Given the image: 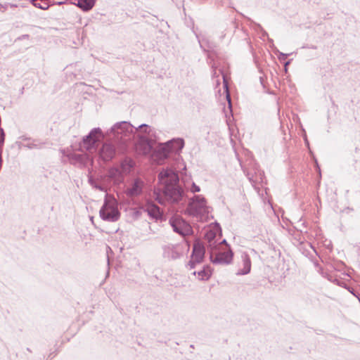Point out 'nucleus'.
<instances>
[{
    "mask_svg": "<svg viewBox=\"0 0 360 360\" xmlns=\"http://www.w3.org/2000/svg\"><path fill=\"white\" fill-rule=\"evenodd\" d=\"M191 191L193 193H196V192H199L200 191V188L195 183H193L191 185Z\"/></svg>",
    "mask_w": 360,
    "mask_h": 360,
    "instance_id": "nucleus-19",
    "label": "nucleus"
},
{
    "mask_svg": "<svg viewBox=\"0 0 360 360\" xmlns=\"http://www.w3.org/2000/svg\"><path fill=\"white\" fill-rule=\"evenodd\" d=\"M160 181L164 186L163 193L167 200L176 202L180 200L181 191L177 186L179 177L172 169H165L159 175Z\"/></svg>",
    "mask_w": 360,
    "mask_h": 360,
    "instance_id": "nucleus-1",
    "label": "nucleus"
},
{
    "mask_svg": "<svg viewBox=\"0 0 360 360\" xmlns=\"http://www.w3.org/2000/svg\"><path fill=\"white\" fill-rule=\"evenodd\" d=\"M212 275V269L209 266L204 267L197 272L198 278L200 281L208 280Z\"/></svg>",
    "mask_w": 360,
    "mask_h": 360,
    "instance_id": "nucleus-14",
    "label": "nucleus"
},
{
    "mask_svg": "<svg viewBox=\"0 0 360 360\" xmlns=\"http://www.w3.org/2000/svg\"><path fill=\"white\" fill-rule=\"evenodd\" d=\"M187 210L190 214L196 217L200 220L205 221L208 219L210 207L207 206L205 198L198 195L191 199Z\"/></svg>",
    "mask_w": 360,
    "mask_h": 360,
    "instance_id": "nucleus-2",
    "label": "nucleus"
},
{
    "mask_svg": "<svg viewBox=\"0 0 360 360\" xmlns=\"http://www.w3.org/2000/svg\"><path fill=\"white\" fill-rule=\"evenodd\" d=\"M44 0H33L34 6L43 10L49 8V4L48 2L44 1Z\"/></svg>",
    "mask_w": 360,
    "mask_h": 360,
    "instance_id": "nucleus-17",
    "label": "nucleus"
},
{
    "mask_svg": "<svg viewBox=\"0 0 360 360\" xmlns=\"http://www.w3.org/2000/svg\"><path fill=\"white\" fill-rule=\"evenodd\" d=\"M100 215L104 220L115 221L119 219L120 213L114 199L106 200L105 205L100 210Z\"/></svg>",
    "mask_w": 360,
    "mask_h": 360,
    "instance_id": "nucleus-5",
    "label": "nucleus"
},
{
    "mask_svg": "<svg viewBox=\"0 0 360 360\" xmlns=\"http://www.w3.org/2000/svg\"><path fill=\"white\" fill-rule=\"evenodd\" d=\"M100 157L104 161H108L111 160L115 155V149L110 144H104L100 150Z\"/></svg>",
    "mask_w": 360,
    "mask_h": 360,
    "instance_id": "nucleus-10",
    "label": "nucleus"
},
{
    "mask_svg": "<svg viewBox=\"0 0 360 360\" xmlns=\"http://www.w3.org/2000/svg\"><path fill=\"white\" fill-rule=\"evenodd\" d=\"M147 211L150 216L155 218H158L160 214L159 207L153 204L148 205Z\"/></svg>",
    "mask_w": 360,
    "mask_h": 360,
    "instance_id": "nucleus-16",
    "label": "nucleus"
},
{
    "mask_svg": "<svg viewBox=\"0 0 360 360\" xmlns=\"http://www.w3.org/2000/svg\"><path fill=\"white\" fill-rule=\"evenodd\" d=\"M205 239L209 244L210 250L226 243L225 240L221 238V229L217 224L209 226L205 234Z\"/></svg>",
    "mask_w": 360,
    "mask_h": 360,
    "instance_id": "nucleus-4",
    "label": "nucleus"
},
{
    "mask_svg": "<svg viewBox=\"0 0 360 360\" xmlns=\"http://www.w3.org/2000/svg\"><path fill=\"white\" fill-rule=\"evenodd\" d=\"M172 147L176 150H181L184 146V141L183 139H176L172 142Z\"/></svg>",
    "mask_w": 360,
    "mask_h": 360,
    "instance_id": "nucleus-18",
    "label": "nucleus"
},
{
    "mask_svg": "<svg viewBox=\"0 0 360 360\" xmlns=\"http://www.w3.org/2000/svg\"><path fill=\"white\" fill-rule=\"evenodd\" d=\"M77 6L83 10L88 11L93 7L94 2L93 0H78Z\"/></svg>",
    "mask_w": 360,
    "mask_h": 360,
    "instance_id": "nucleus-15",
    "label": "nucleus"
},
{
    "mask_svg": "<svg viewBox=\"0 0 360 360\" xmlns=\"http://www.w3.org/2000/svg\"><path fill=\"white\" fill-rule=\"evenodd\" d=\"M101 132L99 130L92 131L84 140L82 147L89 151L95 150L96 143L101 140Z\"/></svg>",
    "mask_w": 360,
    "mask_h": 360,
    "instance_id": "nucleus-7",
    "label": "nucleus"
},
{
    "mask_svg": "<svg viewBox=\"0 0 360 360\" xmlns=\"http://www.w3.org/2000/svg\"><path fill=\"white\" fill-rule=\"evenodd\" d=\"M131 167V161H124L120 169L114 168L110 171V176L113 178L117 183H119L122 180V174L128 173Z\"/></svg>",
    "mask_w": 360,
    "mask_h": 360,
    "instance_id": "nucleus-8",
    "label": "nucleus"
},
{
    "mask_svg": "<svg viewBox=\"0 0 360 360\" xmlns=\"http://www.w3.org/2000/svg\"><path fill=\"white\" fill-rule=\"evenodd\" d=\"M170 224L174 231L181 235L186 236L191 233V226L179 217H173L170 220Z\"/></svg>",
    "mask_w": 360,
    "mask_h": 360,
    "instance_id": "nucleus-6",
    "label": "nucleus"
},
{
    "mask_svg": "<svg viewBox=\"0 0 360 360\" xmlns=\"http://www.w3.org/2000/svg\"><path fill=\"white\" fill-rule=\"evenodd\" d=\"M251 270V260L248 255L242 256L240 262L238 263L237 275H245Z\"/></svg>",
    "mask_w": 360,
    "mask_h": 360,
    "instance_id": "nucleus-9",
    "label": "nucleus"
},
{
    "mask_svg": "<svg viewBox=\"0 0 360 360\" xmlns=\"http://www.w3.org/2000/svg\"><path fill=\"white\" fill-rule=\"evenodd\" d=\"M136 148L138 153L147 155L150 153L152 147L147 141L143 140L139 142Z\"/></svg>",
    "mask_w": 360,
    "mask_h": 360,
    "instance_id": "nucleus-13",
    "label": "nucleus"
},
{
    "mask_svg": "<svg viewBox=\"0 0 360 360\" xmlns=\"http://www.w3.org/2000/svg\"><path fill=\"white\" fill-rule=\"evenodd\" d=\"M205 250L200 243L194 244L192 258L196 262H200L204 256Z\"/></svg>",
    "mask_w": 360,
    "mask_h": 360,
    "instance_id": "nucleus-12",
    "label": "nucleus"
},
{
    "mask_svg": "<svg viewBox=\"0 0 360 360\" xmlns=\"http://www.w3.org/2000/svg\"><path fill=\"white\" fill-rule=\"evenodd\" d=\"M232 257L233 254L226 243L210 250V258L213 262L228 264Z\"/></svg>",
    "mask_w": 360,
    "mask_h": 360,
    "instance_id": "nucleus-3",
    "label": "nucleus"
},
{
    "mask_svg": "<svg viewBox=\"0 0 360 360\" xmlns=\"http://www.w3.org/2000/svg\"><path fill=\"white\" fill-rule=\"evenodd\" d=\"M143 187V182L139 179H136L131 186L127 188L126 193L129 196H136L141 193Z\"/></svg>",
    "mask_w": 360,
    "mask_h": 360,
    "instance_id": "nucleus-11",
    "label": "nucleus"
}]
</instances>
